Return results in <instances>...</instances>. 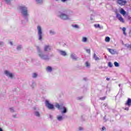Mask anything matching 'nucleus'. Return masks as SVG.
I'll return each instance as SVG.
<instances>
[{
    "label": "nucleus",
    "mask_w": 131,
    "mask_h": 131,
    "mask_svg": "<svg viewBox=\"0 0 131 131\" xmlns=\"http://www.w3.org/2000/svg\"><path fill=\"white\" fill-rule=\"evenodd\" d=\"M79 130H82V129H83V128H82V127H80L79 128Z\"/></svg>",
    "instance_id": "35"
},
{
    "label": "nucleus",
    "mask_w": 131,
    "mask_h": 131,
    "mask_svg": "<svg viewBox=\"0 0 131 131\" xmlns=\"http://www.w3.org/2000/svg\"><path fill=\"white\" fill-rule=\"evenodd\" d=\"M45 104H46V107H47V108L48 109H50L51 110H52L53 109H54V105L51 104L50 103V102H49V101L46 100V102H45Z\"/></svg>",
    "instance_id": "5"
},
{
    "label": "nucleus",
    "mask_w": 131,
    "mask_h": 131,
    "mask_svg": "<svg viewBox=\"0 0 131 131\" xmlns=\"http://www.w3.org/2000/svg\"><path fill=\"white\" fill-rule=\"evenodd\" d=\"M36 77H37V74L34 73L33 75V78H36Z\"/></svg>",
    "instance_id": "25"
},
{
    "label": "nucleus",
    "mask_w": 131,
    "mask_h": 131,
    "mask_svg": "<svg viewBox=\"0 0 131 131\" xmlns=\"http://www.w3.org/2000/svg\"><path fill=\"white\" fill-rule=\"evenodd\" d=\"M116 17L117 18H118L120 22H121L122 23H124V19H123V18H122V16H121V15H120V14L117 13Z\"/></svg>",
    "instance_id": "7"
},
{
    "label": "nucleus",
    "mask_w": 131,
    "mask_h": 131,
    "mask_svg": "<svg viewBox=\"0 0 131 131\" xmlns=\"http://www.w3.org/2000/svg\"><path fill=\"white\" fill-rule=\"evenodd\" d=\"M117 3L118 5H120V6H125L127 2L126 0H117Z\"/></svg>",
    "instance_id": "6"
},
{
    "label": "nucleus",
    "mask_w": 131,
    "mask_h": 131,
    "mask_svg": "<svg viewBox=\"0 0 131 131\" xmlns=\"http://www.w3.org/2000/svg\"><path fill=\"white\" fill-rule=\"evenodd\" d=\"M120 14H121V15H123V16H125L126 14V12H125L124 10L122 8L120 9Z\"/></svg>",
    "instance_id": "13"
},
{
    "label": "nucleus",
    "mask_w": 131,
    "mask_h": 131,
    "mask_svg": "<svg viewBox=\"0 0 131 131\" xmlns=\"http://www.w3.org/2000/svg\"><path fill=\"white\" fill-rule=\"evenodd\" d=\"M107 51L110 53V54H112V55H115V54H116V51L114 49L108 48Z\"/></svg>",
    "instance_id": "10"
},
{
    "label": "nucleus",
    "mask_w": 131,
    "mask_h": 131,
    "mask_svg": "<svg viewBox=\"0 0 131 131\" xmlns=\"http://www.w3.org/2000/svg\"><path fill=\"white\" fill-rule=\"evenodd\" d=\"M108 66H109L110 68L113 67V64H112V63L111 62H109L108 63Z\"/></svg>",
    "instance_id": "24"
},
{
    "label": "nucleus",
    "mask_w": 131,
    "mask_h": 131,
    "mask_svg": "<svg viewBox=\"0 0 131 131\" xmlns=\"http://www.w3.org/2000/svg\"><path fill=\"white\" fill-rule=\"evenodd\" d=\"M82 41L83 42H86V41H88V38L85 37H83L82 38Z\"/></svg>",
    "instance_id": "17"
},
{
    "label": "nucleus",
    "mask_w": 131,
    "mask_h": 131,
    "mask_svg": "<svg viewBox=\"0 0 131 131\" xmlns=\"http://www.w3.org/2000/svg\"><path fill=\"white\" fill-rule=\"evenodd\" d=\"M59 17L61 19H62V20H68V19H69L68 15L64 13H61V15H59Z\"/></svg>",
    "instance_id": "8"
},
{
    "label": "nucleus",
    "mask_w": 131,
    "mask_h": 131,
    "mask_svg": "<svg viewBox=\"0 0 131 131\" xmlns=\"http://www.w3.org/2000/svg\"><path fill=\"white\" fill-rule=\"evenodd\" d=\"M106 80H110V79L109 78H106Z\"/></svg>",
    "instance_id": "38"
},
{
    "label": "nucleus",
    "mask_w": 131,
    "mask_h": 131,
    "mask_svg": "<svg viewBox=\"0 0 131 131\" xmlns=\"http://www.w3.org/2000/svg\"><path fill=\"white\" fill-rule=\"evenodd\" d=\"M36 2H37L38 4H40L42 3V0H36Z\"/></svg>",
    "instance_id": "28"
},
{
    "label": "nucleus",
    "mask_w": 131,
    "mask_h": 131,
    "mask_svg": "<svg viewBox=\"0 0 131 131\" xmlns=\"http://www.w3.org/2000/svg\"><path fill=\"white\" fill-rule=\"evenodd\" d=\"M11 45H13V43L12 42H10Z\"/></svg>",
    "instance_id": "43"
},
{
    "label": "nucleus",
    "mask_w": 131,
    "mask_h": 131,
    "mask_svg": "<svg viewBox=\"0 0 131 131\" xmlns=\"http://www.w3.org/2000/svg\"><path fill=\"white\" fill-rule=\"evenodd\" d=\"M21 49V46H18L17 47V50H20Z\"/></svg>",
    "instance_id": "36"
},
{
    "label": "nucleus",
    "mask_w": 131,
    "mask_h": 131,
    "mask_svg": "<svg viewBox=\"0 0 131 131\" xmlns=\"http://www.w3.org/2000/svg\"><path fill=\"white\" fill-rule=\"evenodd\" d=\"M102 130H106V127H102Z\"/></svg>",
    "instance_id": "32"
},
{
    "label": "nucleus",
    "mask_w": 131,
    "mask_h": 131,
    "mask_svg": "<svg viewBox=\"0 0 131 131\" xmlns=\"http://www.w3.org/2000/svg\"><path fill=\"white\" fill-rule=\"evenodd\" d=\"M0 131H3V129L2 128H0Z\"/></svg>",
    "instance_id": "41"
},
{
    "label": "nucleus",
    "mask_w": 131,
    "mask_h": 131,
    "mask_svg": "<svg viewBox=\"0 0 131 131\" xmlns=\"http://www.w3.org/2000/svg\"><path fill=\"white\" fill-rule=\"evenodd\" d=\"M71 57L73 58V59H75L73 57V55H71Z\"/></svg>",
    "instance_id": "39"
},
{
    "label": "nucleus",
    "mask_w": 131,
    "mask_h": 131,
    "mask_svg": "<svg viewBox=\"0 0 131 131\" xmlns=\"http://www.w3.org/2000/svg\"><path fill=\"white\" fill-rule=\"evenodd\" d=\"M125 105H127V106H128V107H130L131 106V99L130 98H128V100H127Z\"/></svg>",
    "instance_id": "12"
},
{
    "label": "nucleus",
    "mask_w": 131,
    "mask_h": 131,
    "mask_svg": "<svg viewBox=\"0 0 131 131\" xmlns=\"http://www.w3.org/2000/svg\"><path fill=\"white\" fill-rule=\"evenodd\" d=\"M55 107L57 108V109H63V111L61 112V113H66L67 112V109L63 105L59 104L58 103H56L55 105Z\"/></svg>",
    "instance_id": "3"
},
{
    "label": "nucleus",
    "mask_w": 131,
    "mask_h": 131,
    "mask_svg": "<svg viewBox=\"0 0 131 131\" xmlns=\"http://www.w3.org/2000/svg\"><path fill=\"white\" fill-rule=\"evenodd\" d=\"M6 2V4H10L11 0H4Z\"/></svg>",
    "instance_id": "27"
},
{
    "label": "nucleus",
    "mask_w": 131,
    "mask_h": 131,
    "mask_svg": "<svg viewBox=\"0 0 131 131\" xmlns=\"http://www.w3.org/2000/svg\"><path fill=\"white\" fill-rule=\"evenodd\" d=\"M86 53L91 55V49H86Z\"/></svg>",
    "instance_id": "23"
},
{
    "label": "nucleus",
    "mask_w": 131,
    "mask_h": 131,
    "mask_svg": "<svg viewBox=\"0 0 131 131\" xmlns=\"http://www.w3.org/2000/svg\"><path fill=\"white\" fill-rule=\"evenodd\" d=\"M50 34H55V32L51 31H50Z\"/></svg>",
    "instance_id": "34"
},
{
    "label": "nucleus",
    "mask_w": 131,
    "mask_h": 131,
    "mask_svg": "<svg viewBox=\"0 0 131 131\" xmlns=\"http://www.w3.org/2000/svg\"><path fill=\"white\" fill-rule=\"evenodd\" d=\"M38 34L39 35V40H41L42 38V32H41V27L39 26H37Z\"/></svg>",
    "instance_id": "4"
},
{
    "label": "nucleus",
    "mask_w": 131,
    "mask_h": 131,
    "mask_svg": "<svg viewBox=\"0 0 131 131\" xmlns=\"http://www.w3.org/2000/svg\"><path fill=\"white\" fill-rule=\"evenodd\" d=\"M129 36L131 37V32L129 33Z\"/></svg>",
    "instance_id": "42"
},
{
    "label": "nucleus",
    "mask_w": 131,
    "mask_h": 131,
    "mask_svg": "<svg viewBox=\"0 0 131 131\" xmlns=\"http://www.w3.org/2000/svg\"><path fill=\"white\" fill-rule=\"evenodd\" d=\"M52 50V48L50 46V45H46L44 47L45 52H50Z\"/></svg>",
    "instance_id": "9"
},
{
    "label": "nucleus",
    "mask_w": 131,
    "mask_h": 131,
    "mask_svg": "<svg viewBox=\"0 0 131 131\" xmlns=\"http://www.w3.org/2000/svg\"><path fill=\"white\" fill-rule=\"evenodd\" d=\"M20 10H21V13L24 16H27L28 15V10H27V8L25 6H20Z\"/></svg>",
    "instance_id": "2"
},
{
    "label": "nucleus",
    "mask_w": 131,
    "mask_h": 131,
    "mask_svg": "<svg viewBox=\"0 0 131 131\" xmlns=\"http://www.w3.org/2000/svg\"><path fill=\"white\" fill-rule=\"evenodd\" d=\"M105 41H106V42H109V41H110V37H106L105 39Z\"/></svg>",
    "instance_id": "19"
},
{
    "label": "nucleus",
    "mask_w": 131,
    "mask_h": 131,
    "mask_svg": "<svg viewBox=\"0 0 131 131\" xmlns=\"http://www.w3.org/2000/svg\"><path fill=\"white\" fill-rule=\"evenodd\" d=\"M73 27H75V28H78V26L77 25H75L73 26Z\"/></svg>",
    "instance_id": "29"
},
{
    "label": "nucleus",
    "mask_w": 131,
    "mask_h": 131,
    "mask_svg": "<svg viewBox=\"0 0 131 131\" xmlns=\"http://www.w3.org/2000/svg\"><path fill=\"white\" fill-rule=\"evenodd\" d=\"M114 64L115 67H119V63H118V62L115 61Z\"/></svg>",
    "instance_id": "21"
},
{
    "label": "nucleus",
    "mask_w": 131,
    "mask_h": 131,
    "mask_svg": "<svg viewBox=\"0 0 131 131\" xmlns=\"http://www.w3.org/2000/svg\"><path fill=\"white\" fill-rule=\"evenodd\" d=\"M93 58L96 61H99V60H100V58H99V57H98V56H97V55H96V54L95 53L94 54Z\"/></svg>",
    "instance_id": "14"
},
{
    "label": "nucleus",
    "mask_w": 131,
    "mask_h": 131,
    "mask_svg": "<svg viewBox=\"0 0 131 131\" xmlns=\"http://www.w3.org/2000/svg\"><path fill=\"white\" fill-rule=\"evenodd\" d=\"M122 30H123V34H124V35H126V33L125 32V31L126 30V29L125 27H123L122 28Z\"/></svg>",
    "instance_id": "20"
},
{
    "label": "nucleus",
    "mask_w": 131,
    "mask_h": 131,
    "mask_svg": "<svg viewBox=\"0 0 131 131\" xmlns=\"http://www.w3.org/2000/svg\"><path fill=\"white\" fill-rule=\"evenodd\" d=\"M5 73L7 76H9V77H11V78L13 77V74L10 73V72L8 71H5Z\"/></svg>",
    "instance_id": "11"
},
{
    "label": "nucleus",
    "mask_w": 131,
    "mask_h": 131,
    "mask_svg": "<svg viewBox=\"0 0 131 131\" xmlns=\"http://www.w3.org/2000/svg\"><path fill=\"white\" fill-rule=\"evenodd\" d=\"M60 55L62 56H66L67 55V53H66V52L64 51H60Z\"/></svg>",
    "instance_id": "16"
},
{
    "label": "nucleus",
    "mask_w": 131,
    "mask_h": 131,
    "mask_svg": "<svg viewBox=\"0 0 131 131\" xmlns=\"http://www.w3.org/2000/svg\"><path fill=\"white\" fill-rule=\"evenodd\" d=\"M57 120L59 121H61V120H63V117H62V116H58Z\"/></svg>",
    "instance_id": "18"
},
{
    "label": "nucleus",
    "mask_w": 131,
    "mask_h": 131,
    "mask_svg": "<svg viewBox=\"0 0 131 131\" xmlns=\"http://www.w3.org/2000/svg\"><path fill=\"white\" fill-rule=\"evenodd\" d=\"M35 114L36 116H37L38 117H39L40 114H39V113L38 112H36L35 113Z\"/></svg>",
    "instance_id": "26"
},
{
    "label": "nucleus",
    "mask_w": 131,
    "mask_h": 131,
    "mask_svg": "<svg viewBox=\"0 0 131 131\" xmlns=\"http://www.w3.org/2000/svg\"><path fill=\"white\" fill-rule=\"evenodd\" d=\"M105 99H106V96H104L100 98L101 100H105Z\"/></svg>",
    "instance_id": "30"
},
{
    "label": "nucleus",
    "mask_w": 131,
    "mask_h": 131,
    "mask_svg": "<svg viewBox=\"0 0 131 131\" xmlns=\"http://www.w3.org/2000/svg\"><path fill=\"white\" fill-rule=\"evenodd\" d=\"M85 64L86 67H90V66H91V63H89L88 61H86Z\"/></svg>",
    "instance_id": "22"
},
{
    "label": "nucleus",
    "mask_w": 131,
    "mask_h": 131,
    "mask_svg": "<svg viewBox=\"0 0 131 131\" xmlns=\"http://www.w3.org/2000/svg\"><path fill=\"white\" fill-rule=\"evenodd\" d=\"M10 109L11 112H14V108H13V107H11Z\"/></svg>",
    "instance_id": "31"
},
{
    "label": "nucleus",
    "mask_w": 131,
    "mask_h": 131,
    "mask_svg": "<svg viewBox=\"0 0 131 131\" xmlns=\"http://www.w3.org/2000/svg\"><path fill=\"white\" fill-rule=\"evenodd\" d=\"M97 27H100V25L99 24L97 25Z\"/></svg>",
    "instance_id": "40"
},
{
    "label": "nucleus",
    "mask_w": 131,
    "mask_h": 131,
    "mask_svg": "<svg viewBox=\"0 0 131 131\" xmlns=\"http://www.w3.org/2000/svg\"><path fill=\"white\" fill-rule=\"evenodd\" d=\"M37 49L39 53L38 56L40 57V58H41V59H42L43 60H49L50 59L49 57V53L47 54H43L41 53V50H40V49L39 47H37Z\"/></svg>",
    "instance_id": "1"
},
{
    "label": "nucleus",
    "mask_w": 131,
    "mask_h": 131,
    "mask_svg": "<svg viewBox=\"0 0 131 131\" xmlns=\"http://www.w3.org/2000/svg\"><path fill=\"white\" fill-rule=\"evenodd\" d=\"M46 70L49 71V72H52L53 69L51 67L48 66L46 68Z\"/></svg>",
    "instance_id": "15"
},
{
    "label": "nucleus",
    "mask_w": 131,
    "mask_h": 131,
    "mask_svg": "<svg viewBox=\"0 0 131 131\" xmlns=\"http://www.w3.org/2000/svg\"><path fill=\"white\" fill-rule=\"evenodd\" d=\"M125 110H127L128 111V107H126V108L124 109Z\"/></svg>",
    "instance_id": "37"
},
{
    "label": "nucleus",
    "mask_w": 131,
    "mask_h": 131,
    "mask_svg": "<svg viewBox=\"0 0 131 131\" xmlns=\"http://www.w3.org/2000/svg\"><path fill=\"white\" fill-rule=\"evenodd\" d=\"M0 46H4V42L3 41L0 42Z\"/></svg>",
    "instance_id": "33"
},
{
    "label": "nucleus",
    "mask_w": 131,
    "mask_h": 131,
    "mask_svg": "<svg viewBox=\"0 0 131 131\" xmlns=\"http://www.w3.org/2000/svg\"><path fill=\"white\" fill-rule=\"evenodd\" d=\"M56 1H58V0H56Z\"/></svg>",
    "instance_id": "44"
}]
</instances>
